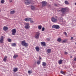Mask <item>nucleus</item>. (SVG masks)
<instances>
[{
	"mask_svg": "<svg viewBox=\"0 0 76 76\" xmlns=\"http://www.w3.org/2000/svg\"><path fill=\"white\" fill-rule=\"evenodd\" d=\"M55 17L56 18H55L54 17H52L51 18V20L52 22L54 23H56L57 22V19H58V18L57 16H55Z\"/></svg>",
	"mask_w": 76,
	"mask_h": 76,
	"instance_id": "f257e3e1",
	"label": "nucleus"
},
{
	"mask_svg": "<svg viewBox=\"0 0 76 76\" xmlns=\"http://www.w3.org/2000/svg\"><path fill=\"white\" fill-rule=\"evenodd\" d=\"M21 44L22 45L24 46L25 47H28V44L26 43L25 40L22 41Z\"/></svg>",
	"mask_w": 76,
	"mask_h": 76,
	"instance_id": "f03ea898",
	"label": "nucleus"
},
{
	"mask_svg": "<svg viewBox=\"0 0 76 76\" xmlns=\"http://www.w3.org/2000/svg\"><path fill=\"white\" fill-rule=\"evenodd\" d=\"M12 34V35H16V29L14 28L12 29L11 31Z\"/></svg>",
	"mask_w": 76,
	"mask_h": 76,
	"instance_id": "7ed1b4c3",
	"label": "nucleus"
},
{
	"mask_svg": "<svg viewBox=\"0 0 76 76\" xmlns=\"http://www.w3.org/2000/svg\"><path fill=\"white\" fill-rule=\"evenodd\" d=\"M25 25L26 26H24L25 28L27 29H29L30 26H29V23H25Z\"/></svg>",
	"mask_w": 76,
	"mask_h": 76,
	"instance_id": "20e7f679",
	"label": "nucleus"
},
{
	"mask_svg": "<svg viewBox=\"0 0 76 76\" xmlns=\"http://www.w3.org/2000/svg\"><path fill=\"white\" fill-rule=\"evenodd\" d=\"M52 28H55L56 29H58L60 28V26L58 25H53L52 26Z\"/></svg>",
	"mask_w": 76,
	"mask_h": 76,
	"instance_id": "39448f33",
	"label": "nucleus"
},
{
	"mask_svg": "<svg viewBox=\"0 0 76 76\" xmlns=\"http://www.w3.org/2000/svg\"><path fill=\"white\" fill-rule=\"evenodd\" d=\"M40 34V33H39V32H37L36 33L35 35V38L36 39H38L39 38Z\"/></svg>",
	"mask_w": 76,
	"mask_h": 76,
	"instance_id": "423d86ee",
	"label": "nucleus"
},
{
	"mask_svg": "<svg viewBox=\"0 0 76 76\" xmlns=\"http://www.w3.org/2000/svg\"><path fill=\"white\" fill-rule=\"evenodd\" d=\"M66 9L64 8H62L61 9V12L63 14H65L66 13Z\"/></svg>",
	"mask_w": 76,
	"mask_h": 76,
	"instance_id": "0eeeda50",
	"label": "nucleus"
},
{
	"mask_svg": "<svg viewBox=\"0 0 76 76\" xmlns=\"http://www.w3.org/2000/svg\"><path fill=\"white\" fill-rule=\"evenodd\" d=\"M42 6L44 7V6H47V2L45 1H43L42 2Z\"/></svg>",
	"mask_w": 76,
	"mask_h": 76,
	"instance_id": "6e6552de",
	"label": "nucleus"
},
{
	"mask_svg": "<svg viewBox=\"0 0 76 76\" xmlns=\"http://www.w3.org/2000/svg\"><path fill=\"white\" fill-rule=\"evenodd\" d=\"M31 19H32V18H25L24 20L25 21H26V22H29V21H30V20H31Z\"/></svg>",
	"mask_w": 76,
	"mask_h": 76,
	"instance_id": "1a4fd4ad",
	"label": "nucleus"
},
{
	"mask_svg": "<svg viewBox=\"0 0 76 76\" xmlns=\"http://www.w3.org/2000/svg\"><path fill=\"white\" fill-rule=\"evenodd\" d=\"M25 3L26 4H29L31 3V1H29L26 0L24 1Z\"/></svg>",
	"mask_w": 76,
	"mask_h": 76,
	"instance_id": "9d476101",
	"label": "nucleus"
},
{
	"mask_svg": "<svg viewBox=\"0 0 76 76\" xmlns=\"http://www.w3.org/2000/svg\"><path fill=\"white\" fill-rule=\"evenodd\" d=\"M8 29H9L8 27L6 26H4L3 28L4 31H6L8 30Z\"/></svg>",
	"mask_w": 76,
	"mask_h": 76,
	"instance_id": "9b49d317",
	"label": "nucleus"
},
{
	"mask_svg": "<svg viewBox=\"0 0 76 76\" xmlns=\"http://www.w3.org/2000/svg\"><path fill=\"white\" fill-rule=\"evenodd\" d=\"M0 42L1 43H3V36H1L0 38Z\"/></svg>",
	"mask_w": 76,
	"mask_h": 76,
	"instance_id": "f8f14e48",
	"label": "nucleus"
},
{
	"mask_svg": "<svg viewBox=\"0 0 76 76\" xmlns=\"http://www.w3.org/2000/svg\"><path fill=\"white\" fill-rule=\"evenodd\" d=\"M7 56H5L4 57V58L3 59L4 61L6 62V61H7Z\"/></svg>",
	"mask_w": 76,
	"mask_h": 76,
	"instance_id": "ddd939ff",
	"label": "nucleus"
},
{
	"mask_svg": "<svg viewBox=\"0 0 76 76\" xmlns=\"http://www.w3.org/2000/svg\"><path fill=\"white\" fill-rule=\"evenodd\" d=\"M58 63L59 64H62V63H63V60H60L58 61Z\"/></svg>",
	"mask_w": 76,
	"mask_h": 76,
	"instance_id": "4468645a",
	"label": "nucleus"
},
{
	"mask_svg": "<svg viewBox=\"0 0 76 76\" xmlns=\"http://www.w3.org/2000/svg\"><path fill=\"white\" fill-rule=\"evenodd\" d=\"M41 45H42L43 46H45V43L44 42H41Z\"/></svg>",
	"mask_w": 76,
	"mask_h": 76,
	"instance_id": "2eb2a0df",
	"label": "nucleus"
},
{
	"mask_svg": "<svg viewBox=\"0 0 76 76\" xmlns=\"http://www.w3.org/2000/svg\"><path fill=\"white\" fill-rule=\"evenodd\" d=\"M42 65L43 66H45L47 65V63L45 62H42Z\"/></svg>",
	"mask_w": 76,
	"mask_h": 76,
	"instance_id": "dca6fc26",
	"label": "nucleus"
},
{
	"mask_svg": "<svg viewBox=\"0 0 76 76\" xmlns=\"http://www.w3.org/2000/svg\"><path fill=\"white\" fill-rule=\"evenodd\" d=\"M36 50L37 51H39V48L38 47H36L35 48Z\"/></svg>",
	"mask_w": 76,
	"mask_h": 76,
	"instance_id": "f3484780",
	"label": "nucleus"
},
{
	"mask_svg": "<svg viewBox=\"0 0 76 76\" xmlns=\"http://www.w3.org/2000/svg\"><path fill=\"white\" fill-rule=\"evenodd\" d=\"M15 13V11H11L10 14L11 15H12L13 14H14Z\"/></svg>",
	"mask_w": 76,
	"mask_h": 76,
	"instance_id": "a211bd4d",
	"label": "nucleus"
},
{
	"mask_svg": "<svg viewBox=\"0 0 76 76\" xmlns=\"http://www.w3.org/2000/svg\"><path fill=\"white\" fill-rule=\"evenodd\" d=\"M51 52V49H49L47 50V52L48 53H50Z\"/></svg>",
	"mask_w": 76,
	"mask_h": 76,
	"instance_id": "6ab92c4d",
	"label": "nucleus"
},
{
	"mask_svg": "<svg viewBox=\"0 0 76 76\" xmlns=\"http://www.w3.org/2000/svg\"><path fill=\"white\" fill-rule=\"evenodd\" d=\"M18 57V55H14V56H13V58H17Z\"/></svg>",
	"mask_w": 76,
	"mask_h": 76,
	"instance_id": "aec40b11",
	"label": "nucleus"
},
{
	"mask_svg": "<svg viewBox=\"0 0 76 76\" xmlns=\"http://www.w3.org/2000/svg\"><path fill=\"white\" fill-rule=\"evenodd\" d=\"M65 4H67V5L69 4V2H68V1H65Z\"/></svg>",
	"mask_w": 76,
	"mask_h": 76,
	"instance_id": "412c9836",
	"label": "nucleus"
},
{
	"mask_svg": "<svg viewBox=\"0 0 76 76\" xmlns=\"http://www.w3.org/2000/svg\"><path fill=\"white\" fill-rule=\"evenodd\" d=\"M38 29H39V30H40V29H41V28H42V26L41 25L39 26L38 27Z\"/></svg>",
	"mask_w": 76,
	"mask_h": 76,
	"instance_id": "4be33fe9",
	"label": "nucleus"
},
{
	"mask_svg": "<svg viewBox=\"0 0 76 76\" xmlns=\"http://www.w3.org/2000/svg\"><path fill=\"white\" fill-rule=\"evenodd\" d=\"M31 9L33 10H35V7L33 6H31Z\"/></svg>",
	"mask_w": 76,
	"mask_h": 76,
	"instance_id": "5701e85b",
	"label": "nucleus"
},
{
	"mask_svg": "<svg viewBox=\"0 0 76 76\" xmlns=\"http://www.w3.org/2000/svg\"><path fill=\"white\" fill-rule=\"evenodd\" d=\"M13 71L14 72H16L18 71V69L17 68H15L13 69Z\"/></svg>",
	"mask_w": 76,
	"mask_h": 76,
	"instance_id": "b1692460",
	"label": "nucleus"
},
{
	"mask_svg": "<svg viewBox=\"0 0 76 76\" xmlns=\"http://www.w3.org/2000/svg\"><path fill=\"white\" fill-rule=\"evenodd\" d=\"M57 41L58 42H61V39L60 38H58L57 39Z\"/></svg>",
	"mask_w": 76,
	"mask_h": 76,
	"instance_id": "393cba45",
	"label": "nucleus"
},
{
	"mask_svg": "<svg viewBox=\"0 0 76 76\" xmlns=\"http://www.w3.org/2000/svg\"><path fill=\"white\" fill-rule=\"evenodd\" d=\"M12 46L13 47H15L16 45V44L15 43H13L12 44Z\"/></svg>",
	"mask_w": 76,
	"mask_h": 76,
	"instance_id": "a878e982",
	"label": "nucleus"
},
{
	"mask_svg": "<svg viewBox=\"0 0 76 76\" xmlns=\"http://www.w3.org/2000/svg\"><path fill=\"white\" fill-rule=\"evenodd\" d=\"M7 40L8 42H12V40L10 39H8Z\"/></svg>",
	"mask_w": 76,
	"mask_h": 76,
	"instance_id": "bb28decb",
	"label": "nucleus"
},
{
	"mask_svg": "<svg viewBox=\"0 0 76 76\" xmlns=\"http://www.w3.org/2000/svg\"><path fill=\"white\" fill-rule=\"evenodd\" d=\"M62 74H63V75H65V72H63V71H61L60 72Z\"/></svg>",
	"mask_w": 76,
	"mask_h": 76,
	"instance_id": "cd10ccee",
	"label": "nucleus"
},
{
	"mask_svg": "<svg viewBox=\"0 0 76 76\" xmlns=\"http://www.w3.org/2000/svg\"><path fill=\"white\" fill-rule=\"evenodd\" d=\"M1 3L3 4V3H4V0H1Z\"/></svg>",
	"mask_w": 76,
	"mask_h": 76,
	"instance_id": "c85d7f7f",
	"label": "nucleus"
},
{
	"mask_svg": "<svg viewBox=\"0 0 76 76\" xmlns=\"http://www.w3.org/2000/svg\"><path fill=\"white\" fill-rule=\"evenodd\" d=\"M40 63H41V62L40 61H37V64H40Z\"/></svg>",
	"mask_w": 76,
	"mask_h": 76,
	"instance_id": "c756f323",
	"label": "nucleus"
},
{
	"mask_svg": "<svg viewBox=\"0 0 76 76\" xmlns=\"http://www.w3.org/2000/svg\"><path fill=\"white\" fill-rule=\"evenodd\" d=\"M63 42H67V40L65 39L62 41Z\"/></svg>",
	"mask_w": 76,
	"mask_h": 76,
	"instance_id": "7c9ffc66",
	"label": "nucleus"
},
{
	"mask_svg": "<svg viewBox=\"0 0 76 76\" xmlns=\"http://www.w3.org/2000/svg\"><path fill=\"white\" fill-rule=\"evenodd\" d=\"M44 30H45V28H44V27H43L42 30V31H44Z\"/></svg>",
	"mask_w": 76,
	"mask_h": 76,
	"instance_id": "2f4dec72",
	"label": "nucleus"
},
{
	"mask_svg": "<svg viewBox=\"0 0 76 76\" xmlns=\"http://www.w3.org/2000/svg\"><path fill=\"white\" fill-rule=\"evenodd\" d=\"M28 73H32V72H31V71H28Z\"/></svg>",
	"mask_w": 76,
	"mask_h": 76,
	"instance_id": "473e14b6",
	"label": "nucleus"
},
{
	"mask_svg": "<svg viewBox=\"0 0 76 76\" xmlns=\"http://www.w3.org/2000/svg\"><path fill=\"white\" fill-rule=\"evenodd\" d=\"M68 54L67 52H66V51H65L64 52V54Z\"/></svg>",
	"mask_w": 76,
	"mask_h": 76,
	"instance_id": "72a5a7b5",
	"label": "nucleus"
},
{
	"mask_svg": "<svg viewBox=\"0 0 76 76\" xmlns=\"http://www.w3.org/2000/svg\"><path fill=\"white\" fill-rule=\"evenodd\" d=\"M30 20V22L31 23H33V22H34V21L31 20Z\"/></svg>",
	"mask_w": 76,
	"mask_h": 76,
	"instance_id": "f704fd0d",
	"label": "nucleus"
},
{
	"mask_svg": "<svg viewBox=\"0 0 76 76\" xmlns=\"http://www.w3.org/2000/svg\"><path fill=\"white\" fill-rule=\"evenodd\" d=\"M50 38H48L47 39V40H48V41H50Z\"/></svg>",
	"mask_w": 76,
	"mask_h": 76,
	"instance_id": "c9c22d12",
	"label": "nucleus"
},
{
	"mask_svg": "<svg viewBox=\"0 0 76 76\" xmlns=\"http://www.w3.org/2000/svg\"><path fill=\"white\" fill-rule=\"evenodd\" d=\"M64 34L65 35H67V33L66 32H64Z\"/></svg>",
	"mask_w": 76,
	"mask_h": 76,
	"instance_id": "e433bc0d",
	"label": "nucleus"
},
{
	"mask_svg": "<svg viewBox=\"0 0 76 76\" xmlns=\"http://www.w3.org/2000/svg\"><path fill=\"white\" fill-rule=\"evenodd\" d=\"M9 1L10 3H12V0H9Z\"/></svg>",
	"mask_w": 76,
	"mask_h": 76,
	"instance_id": "4c0bfd02",
	"label": "nucleus"
},
{
	"mask_svg": "<svg viewBox=\"0 0 76 76\" xmlns=\"http://www.w3.org/2000/svg\"><path fill=\"white\" fill-rule=\"evenodd\" d=\"M74 61H76V57H75L74 59Z\"/></svg>",
	"mask_w": 76,
	"mask_h": 76,
	"instance_id": "58836bf2",
	"label": "nucleus"
},
{
	"mask_svg": "<svg viewBox=\"0 0 76 76\" xmlns=\"http://www.w3.org/2000/svg\"><path fill=\"white\" fill-rule=\"evenodd\" d=\"M73 39V37H71V40H72V39Z\"/></svg>",
	"mask_w": 76,
	"mask_h": 76,
	"instance_id": "ea45409f",
	"label": "nucleus"
},
{
	"mask_svg": "<svg viewBox=\"0 0 76 76\" xmlns=\"http://www.w3.org/2000/svg\"><path fill=\"white\" fill-rule=\"evenodd\" d=\"M55 6H57V4H55Z\"/></svg>",
	"mask_w": 76,
	"mask_h": 76,
	"instance_id": "a19ab883",
	"label": "nucleus"
},
{
	"mask_svg": "<svg viewBox=\"0 0 76 76\" xmlns=\"http://www.w3.org/2000/svg\"><path fill=\"white\" fill-rule=\"evenodd\" d=\"M39 59H41V58L40 57H39Z\"/></svg>",
	"mask_w": 76,
	"mask_h": 76,
	"instance_id": "79ce46f5",
	"label": "nucleus"
},
{
	"mask_svg": "<svg viewBox=\"0 0 76 76\" xmlns=\"http://www.w3.org/2000/svg\"><path fill=\"white\" fill-rule=\"evenodd\" d=\"M75 6H76V2L75 3Z\"/></svg>",
	"mask_w": 76,
	"mask_h": 76,
	"instance_id": "37998d69",
	"label": "nucleus"
},
{
	"mask_svg": "<svg viewBox=\"0 0 76 76\" xmlns=\"http://www.w3.org/2000/svg\"><path fill=\"white\" fill-rule=\"evenodd\" d=\"M75 45H76V42L75 43Z\"/></svg>",
	"mask_w": 76,
	"mask_h": 76,
	"instance_id": "c03bdc74",
	"label": "nucleus"
},
{
	"mask_svg": "<svg viewBox=\"0 0 76 76\" xmlns=\"http://www.w3.org/2000/svg\"><path fill=\"white\" fill-rule=\"evenodd\" d=\"M61 20H63V19H62Z\"/></svg>",
	"mask_w": 76,
	"mask_h": 76,
	"instance_id": "a18cd8bd",
	"label": "nucleus"
},
{
	"mask_svg": "<svg viewBox=\"0 0 76 76\" xmlns=\"http://www.w3.org/2000/svg\"><path fill=\"white\" fill-rule=\"evenodd\" d=\"M0 12H1V11L0 10Z\"/></svg>",
	"mask_w": 76,
	"mask_h": 76,
	"instance_id": "49530a36",
	"label": "nucleus"
}]
</instances>
